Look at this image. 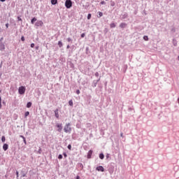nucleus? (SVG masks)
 I'll use <instances>...</instances> for the list:
<instances>
[{"label": "nucleus", "instance_id": "nucleus-1", "mask_svg": "<svg viewBox=\"0 0 179 179\" xmlns=\"http://www.w3.org/2000/svg\"><path fill=\"white\" fill-rule=\"evenodd\" d=\"M64 131L66 134H71L72 131V128H71V123L66 124L64 127Z\"/></svg>", "mask_w": 179, "mask_h": 179}, {"label": "nucleus", "instance_id": "nucleus-2", "mask_svg": "<svg viewBox=\"0 0 179 179\" xmlns=\"http://www.w3.org/2000/svg\"><path fill=\"white\" fill-rule=\"evenodd\" d=\"M65 6H66V8H67V9L72 8V1L66 0Z\"/></svg>", "mask_w": 179, "mask_h": 179}, {"label": "nucleus", "instance_id": "nucleus-3", "mask_svg": "<svg viewBox=\"0 0 179 179\" xmlns=\"http://www.w3.org/2000/svg\"><path fill=\"white\" fill-rule=\"evenodd\" d=\"M25 92H26V87H24V86H21L19 87L18 92L20 94H24Z\"/></svg>", "mask_w": 179, "mask_h": 179}, {"label": "nucleus", "instance_id": "nucleus-4", "mask_svg": "<svg viewBox=\"0 0 179 179\" xmlns=\"http://www.w3.org/2000/svg\"><path fill=\"white\" fill-rule=\"evenodd\" d=\"M44 24V22H43V21L41 20H38L35 23V26L36 27H43V25Z\"/></svg>", "mask_w": 179, "mask_h": 179}, {"label": "nucleus", "instance_id": "nucleus-5", "mask_svg": "<svg viewBox=\"0 0 179 179\" xmlns=\"http://www.w3.org/2000/svg\"><path fill=\"white\" fill-rule=\"evenodd\" d=\"M56 127L57 128H58L57 129L58 132H61V131H62V124L57 123L56 124Z\"/></svg>", "mask_w": 179, "mask_h": 179}, {"label": "nucleus", "instance_id": "nucleus-6", "mask_svg": "<svg viewBox=\"0 0 179 179\" xmlns=\"http://www.w3.org/2000/svg\"><path fill=\"white\" fill-rule=\"evenodd\" d=\"M97 171H101L102 173L104 172V168L102 166H99L96 167Z\"/></svg>", "mask_w": 179, "mask_h": 179}, {"label": "nucleus", "instance_id": "nucleus-7", "mask_svg": "<svg viewBox=\"0 0 179 179\" xmlns=\"http://www.w3.org/2000/svg\"><path fill=\"white\" fill-rule=\"evenodd\" d=\"M92 155H93V151L90 150L87 154V159H92Z\"/></svg>", "mask_w": 179, "mask_h": 179}, {"label": "nucleus", "instance_id": "nucleus-8", "mask_svg": "<svg viewBox=\"0 0 179 179\" xmlns=\"http://www.w3.org/2000/svg\"><path fill=\"white\" fill-rule=\"evenodd\" d=\"M126 27H127L126 23L122 22L120 24V27H121V29H125Z\"/></svg>", "mask_w": 179, "mask_h": 179}, {"label": "nucleus", "instance_id": "nucleus-9", "mask_svg": "<svg viewBox=\"0 0 179 179\" xmlns=\"http://www.w3.org/2000/svg\"><path fill=\"white\" fill-rule=\"evenodd\" d=\"M55 115L56 118H59V114L58 113V109H56L55 110Z\"/></svg>", "mask_w": 179, "mask_h": 179}, {"label": "nucleus", "instance_id": "nucleus-10", "mask_svg": "<svg viewBox=\"0 0 179 179\" xmlns=\"http://www.w3.org/2000/svg\"><path fill=\"white\" fill-rule=\"evenodd\" d=\"M9 148V145H8V144L5 143L3 145V150L6 151L7 149H8Z\"/></svg>", "mask_w": 179, "mask_h": 179}, {"label": "nucleus", "instance_id": "nucleus-11", "mask_svg": "<svg viewBox=\"0 0 179 179\" xmlns=\"http://www.w3.org/2000/svg\"><path fill=\"white\" fill-rule=\"evenodd\" d=\"M52 5H57L58 3V0H51Z\"/></svg>", "mask_w": 179, "mask_h": 179}, {"label": "nucleus", "instance_id": "nucleus-12", "mask_svg": "<svg viewBox=\"0 0 179 179\" xmlns=\"http://www.w3.org/2000/svg\"><path fill=\"white\" fill-rule=\"evenodd\" d=\"M34 22H37V18L34 17L31 19V24H34Z\"/></svg>", "mask_w": 179, "mask_h": 179}, {"label": "nucleus", "instance_id": "nucleus-13", "mask_svg": "<svg viewBox=\"0 0 179 179\" xmlns=\"http://www.w3.org/2000/svg\"><path fill=\"white\" fill-rule=\"evenodd\" d=\"M0 50L1 51H3V50H5V45L0 44Z\"/></svg>", "mask_w": 179, "mask_h": 179}, {"label": "nucleus", "instance_id": "nucleus-14", "mask_svg": "<svg viewBox=\"0 0 179 179\" xmlns=\"http://www.w3.org/2000/svg\"><path fill=\"white\" fill-rule=\"evenodd\" d=\"M110 27L111 29H114V27H115V23H114V22L111 23V24H110Z\"/></svg>", "mask_w": 179, "mask_h": 179}, {"label": "nucleus", "instance_id": "nucleus-15", "mask_svg": "<svg viewBox=\"0 0 179 179\" xmlns=\"http://www.w3.org/2000/svg\"><path fill=\"white\" fill-rule=\"evenodd\" d=\"M69 106H71V107H73V101L70 100V101H69Z\"/></svg>", "mask_w": 179, "mask_h": 179}, {"label": "nucleus", "instance_id": "nucleus-16", "mask_svg": "<svg viewBox=\"0 0 179 179\" xmlns=\"http://www.w3.org/2000/svg\"><path fill=\"white\" fill-rule=\"evenodd\" d=\"M99 158H100L101 160H103V159H104V154L101 153V154L99 155Z\"/></svg>", "mask_w": 179, "mask_h": 179}, {"label": "nucleus", "instance_id": "nucleus-17", "mask_svg": "<svg viewBox=\"0 0 179 179\" xmlns=\"http://www.w3.org/2000/svg\"><path fill=\"white\" fill-rule=\"evenodd\" d=\"M20 137L22 138L24 144L27 145V142L26 141V138H24V136H20Z\"/></svg>", "mask_w": 179, "mask_h": 179}, {"label": "nucleus", "instance_id": "nucleus-18", "mask_svg": "<svg viewBox=\"0 0 179 179\" xmlns=\"http://www.w3.org/2000/svg\"><path fill=\"white\" fill-rule=\"evenodd\" d=\"M143 39L145 40V41H149V37H148V36H144Z\"/></svg>", "mask_w": 179, "mask_h": 179}, {"label": "nucleus", "instance_id": "nucleus-19", "mask_svg": "<svg viewBox=\"0 0 179 179\" xmlns=\"http://www.w3.org/2000/svg\"><path fill=\"white\" fill-rule=\"evenodd\" d=\"M58 45H59V48H61L62 47L63 44H62V42L61 41H59L58 42Z\"/></svg>", "mask_w": 179, "mask_h": 179}, {"label": "nucleus", "instance_id": "nucleus-20", "mask_svg": "<svg viewBox=\"0 0 179 179\" xmlns=\"http://www.w3.org/2000/svg\"><path fill=\"white\" fill-rule=\"evenodd\" d=\"M27 108H30V107H31V102H28L27 104Z\"/></svg>", "mask_w": 179, "mask_h": 179}, {"label": "nucleus", "instance_id": "nucleus-21", "mask_svg": "<svg viewBox=\"0 0 179 179\" xmlns=\"http://www.w3.org/2000/svg\"><path fill=\"white\" fill-rule=\"evenodd\" d=\"M87 19H88V20H90V19H92V14H88L87 15Z\"/></svg>", "mask_w": 179, "mask_h": 179}, {"label": "nucleus", "instance_id": "nucleus-22", "mask_svg": "<svg viewBox=\"0 0 179 179\" xmlns=\"http://www.w3.org/2000/svg\"><path fill=\"white\" fill-rule=\"evenodd\" d=\"M0 108H2V98L0 96Z\"/></svg>", "mask_w": 179, "mask_h": 179}, {"label": "nucleus", "instance_id": "nucleus-23", "mask_svg": "<svg viewBox=\"0 0 179 179\" xmlns=\"http://www.w3.org/2000/svg\"><path fill=\"white\" fill-rule=\"evenodd\" d=\"M5 141H6V138H5L4 136H3L1 137V141H2V142H5Z\"/></svg>", "mask_w": 179, "mask_h": 179}, {"label": "nucleus", "instance_id": "nucleus-24", "mask_svg": "<svg viewBox=\"0 0 179 179\" xmlns=\"http://www.w3.org/2000/svg\"><path fill=\"white\" fill-rule=\"evenodd\" d=\"M98 14H99V17H101V16H103V13H101V12H98Z\"/></svg>", "mask_w": 179, "mask_h": 179}, {"label": "nucleus", "instance_id": "nucleus-25", "mask_svg": "<svg viewBox=\"0 0 179 179\" xmlns=\"http://www.w3.org/2000/svg\"><path fill=\"white\" fill-rule=\"evenodd\" d=\"M30 114V113L29 111H27L24 114L25 117L29 116V115Z\"/></svg>", "mask_w": 179, "mask_h": 179}, {"label": "nucleus", "instance_id": "nucleus-26", "mask_svg": "<svg viewBox=\"0 0 179 179\" xmlns=\"http://www.w3.org/2000/svg\"><path fill=\"white\" fill-rule=\"evenodd\" d=\"M68 149L69 150H71L72 149V145H71V144H69L68 146H67Z\"/></svg>", "mask_w": 179, "mask_h": 179}, {"label": "nucleus", "instance_id": "nucleus-27", "mask_svg": "<svg viewBox=\"0 0 179 179\" xmlns=\"http://www.w3.org/2000/svg\"><path fill=\"white\" fill-rule=\"evenodd\" d=\"M67 41H68L69 43H71V41H72V38H67Z\"/></svg>", "mask_w": 179, "mask_h": 179}, {"label": "nucleus", "instance_id": "nucleus-28", "mask_svg": "<svg viewBox=\"0 0 179 179\" xmlns=\"http://www.w3.org/2000/svg\"><path fill=\"white\" fill-rule=\"evenodd\" d=\"M76 93H77L78 94H80V90H76Z\"/></svg>", "mask_w": 179, "mask_h": 179}, {"label": "nucleus", "instance_id": "nucleus-29", "mask_svg": "<svg viewBox=\"0 0 179 179\" xmlns=\"http://www.w3.org/2000/svg\"><path fill=\"white\" fill-rule=\"evenodd\" d=\"M17 20H18L19 22H22V18H21L20 17H17Z\"/></svg>", "mask_w": 179, "mask_h": 179}, {"label": "nucleus", "instance_id": "nucleus-30", "mask_svg": "<svg viewBox=\"0 0 179 179\" xmlns=\"http://www.w3.org/2000/svg\"><path fill=\"white\" fill-rule=\"evenodd\" d=\"M63 156L64 157H67V155H66V152H64V153H63Z\"/></svg>", "mask_w": 179, "mask_h": 179}, {"label": "nucleus", "instance_id": "nucleus-31", "mask_svg": "<svg viewBox=\"0 0 179 179\" xmlns=\"http://www.w3.org/2000/svg\"><path fill=\"white\" fill-rule=\"evenodd\" d=\"M58 159H62V155H59L58 156Z\"/></svg>", "mask_w": 179, "mask_h": 179}, {"label": "nucleus", "instance_id": "nucleus-32", "mask_svg": "<svg viewBox=\"0 0 179 179\" xmlns=\"http://www.w3.org/2000/svg\"><path fill=\"white\" fill-rule=\"evenodd\" d=\"M105 4H106V2L104 1L101 2V5H105Z\"/></svg>", "mask_w": 179, "mask_h": 179}, {"label": "nucleus", "instance_id": "nucleus-33", "mask_svg": "<svg viewBox=\"0 0 179 179\" xmlns=\"http://www.w3.org/2000/svg\"><path fill=\"white\" fill-rule=\"evenodd\" d=\"M31 48H34V43H31Z\"/></svg>", "mask_w": 179, "mask_h": 179}, {"label": "nucleus", "instance_id": "nucleus-34", "mask_svg": "<svg viewBox=\"0 0 179 179\" xmlns=\"http://www.w3.org/2000/svg\"><path fill=\"white\" fill-rule=\"evenodd\" d=\"M21 40H22V41H24V40H25V39H24V36H22V37H21Z\"/></svg>", "mask_w": 179, "mask_h": 179}, {"label": "nucleus", "instance_id": "nucleus-35", "mask_svg": "<svg viewBox=\"0 0 179 179\" xmlns=\"http://www.w3.org/2000/svg\"><path fill=\"white\" fill-rule=\"evenodd\" d=\"M81 37H82V38H83V37H85V33L81 34Z\"/></svg>", "mask_w": 179, "mask_h": 179}, {"label": "nucleus", "instance_id": "nucleus-36", "mask_svg": "<svg viewBox=\"0 0 179 179\" xmlns=\"http://www.w3.org/2000/svg\"><path fill=\"white\" fill-rule=\"evenodd\" d=\"M16 176L17 177H19V171H16Z\"/></svg>", "mask_w": 179, "mask_h": 179}, {"label": "nucleus", "instance_id": "nucleus-37", "mask_svg": "<svg viewBox=\"0 0 179 179\" xmlns=\"http://www.w3.org/2000/svg\"><path fill=\"white\" fill-rule=\"evenodd\" d=\"M95 76H99V72L95 73Z\"/></svg>", "mask_w": 179, "mask_h": 179}, {"label": "nucleus", "instance_id": "nucleus-38", "mask_svg": "<svg viewBox=\"0 0 179 179\" xmlns=\"http://www.w3.org/2000/svg\"><path fill=\"white\" fill-rule=\"evenodd\" d=\"M114 5H115V3L113 2V3H111V6H114Z\"/></svg>", "mask_w": 179, "mask_h": 179}, {"label": "nucleus", "instance_id": "nucleus-39", "mask_svg": "<svg viewBox=\"0 0 179 179\" xmlns=\"http://www.w3.org/2000/svg\"><path fill=\"white\" fill-rule=\"evenodd\" d=\"M6 29H8V27H9V24H6Z\"/></svg>", "mask_w": 179, "mask_h": 179}, {"label": "nucleus", "instance_id": "nucleus-40", "mask_svg": "<svg viewBox=\"0 0 179 179\" xmlns=\"http://www.w3.org/2000/svg\"><path fill=\"white\" fill-rule=\"evenodd\" d=\"M66 48H67V50H69V48H71V46H69V45H68L66 46Z\"/></svg>", "mask_w": 179, "mask_h": 179}, {"label": "nucleus", "instance_id": "nucleus-41", "mask_svg": "<svg viewBox=\"0 0 179 179\" xmlns=\"http://www.w3.org/2000/svg\"><path fill=\"white\" fill-rule=\"evenodd\" d=\"M1 1V2H5V1H6V0H0Z\"/></svg>", "mask_w": 179, "mask_h": 179}, {"label": "nucleus", "instance_id": "nucleus-42", "mask_svg": "<svg viewBox=\"0 0 179 179\" xmlns=\"http://www.w3.org/2000/svg\"><path fill=\"white\" fill-rule=\"evenodd\" d=\"M120 136H124V134L122 133L121 134H120Z\"/></svg>", "mask_w": 179, "mask_h": 179}, {"label": "nucleus", "instance_id": "nucleus-43", "mask_svg": "<svg viewBox=\"0 0 179 179\" xmlns=\"http://www.w3.org/2000/svg\"><path fill=\"white\" fill-rule=\"evenodd\" d=\"M80 177H79V176L76 177V179H80Z\"/></svg>", "mask_w": 179, "mask_h": 179}, {"label": "nucleus", "instance_id": "nucleus-44", "mask_svg": "<svg viewBox=\"0 0 179 179\" xmlns=\"http://www.w3.org/2000/svg\"><path fill=\"white\" fill-rule=\"evenodd\" d=\"M178 61H179V56L178 57Z\"/></svg>", "mask_w": 179, "mask_h": 179}, {"label": "nucleus", "instance_id": "nucleus-45", "mask_svg": "<svg viewBox=\"0 0 179 179\" xmlns=\"http://www.w3.org/2000/svg\"><path fill=\"white\" fill-rule=\"evenodd\" d=\"M0 93H1V90H0Z\"/></svg>", "mask_w": 179, "mask_h": 179}, {"label": "nucleus", "instance_id": "nucleus-46", "mask_svg": "<svg viewBox=\"0 0 179 179\" xmlns=\"http://www.w3.org/2000/svg\"><path fill=\"white\" fill-rule=\"evenodd\" d=\"M106 1H108V0H106Z\"/></svg>", "mask_w": 179, "mask_h": 179}]
</instances>
